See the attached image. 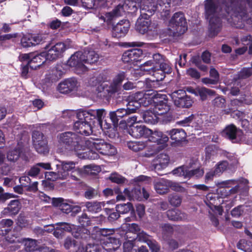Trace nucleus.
Wrapping results in <instances>:
<instances>
[{
	"label": "nucleus",
	"instance_id": "obj_44",
	"mask_svg": "<svg viewBox=\"0 0 252 252\" xmlns=\"http://www.w3.org/2000/svg\"><path fill=\"white\" fill-rule=\"evenodd\" d=\"M168 201L171 206L178 207L181 204L182 198L178 194H172L168 196Z\"/></svg>",
	"mask_w": 252,
	"mask_h": 252
},
{
	"label": "nucleus",
	"instance_id": "obj_5",
	"mask_svg": "<svg viewBox=\"0 0 252 252\" xmlns=\"http://www.w3.org/2000/svg\"><path fill=\"white\" fill-rule=\"evenodd\" d=\"M70 115H76L77 119L86 120L97 119L100 125L102 124V119L106 115V111L104 109L85 110L80 109L77 111H69L67 112Z\"/></svg>",
	"mask_w": 252,
	"mask_h": 252
},
{
	"label": "nucleus",
	"instance_id": "obj_46",
	"mask_svg": "<svg viewBox=\"0 0 252 252\" xmlns=\"http://www.w3.org/2000/svg\"><path fill=\"white\" fill-rule=\"evenodd\" d=\"M13 221L10 219L2 220L0 222V234L5 235L7 231L6 227H8L12 225Z\"/></svg>",
	"mask_w": 252,
	"mask_h": 252
},
{
	"label": "nucleus",
	"instance_id": "obj_45",
	"mask_svg": "<svg viewBox=\"0 0 252 252\" xmlns=\"http://www.w3.org/2000/svg\"><path fill=\"white\" fill-rule=\"evenodd\" d=\"M85 206L88 211L92 213H97L101 211V207L100 202H87Z\"/></svg>",
	"mask_w": 252,
	"mask_h": 252
},
{
	"label": "nucleus",
	"instance_id": "obj_17",
	"mask_svg": "<svg viewBox=\"0 0 252 252\" xmlns=\"http://www.w3.org/2000/svg\"><path fill=\"white\" fill-rule=\"evenodd\" d=\"M129 28L127 21H121L113 27L112 36L116 38H121L126 35Z\"/></svg>",
	"mask_w": 252,
	"mask_h": 252
},
{
	"label": "nucleus",
	"instance_id": "obj_52",
	"mask_svg": "<svg viewBox=\"0 0 252 252\" xmlns=\"http://www.w3.org/2000/svg\"><path fill=\"white\" fill-rule=\"evenodd\" d=\"M228 167V163L227 161H223L220 162L216 166L215 169V172L218 175H220L224 172Z\"/></svg>",
	"mask_w": 252,
	"mask_h": 252
},
{
	"label": "nucleus",
	"instance_id": "obj_51",
	"mask_svg": "<svg viewBox=\"0 0 252 252\" xmlns=\"http://www.w3.org/2000/svg\"><path fill=\"white\" fill-rule=\"evenodd\" d=\"M186 95V92L183 90H179L174 91L171 94V96L173 99L174 104L177 103L180 98Z\"/></svg>",
	"mask_w": 252,
	"mask_h": 252
},
{
	"label": "nucleus",
	"instance_id": "obj_30",
	"mask_svg": "<svg viewBox=\"0 0 252 252\" xmlns=\"http://www.w3.org/2000/svg\"><path fill=\"white\" fill-rule=\"evenodd\" d=\"M151 92V91L149 90L145 92L141 102H140L141 105L145 107L148 106L153 102H155V100L158 98L159 94Z\"/></svg>",
	"mask_w": 252,
	"mask_h": 252
},
{
	"label": "nucleus",
	"instance_id": "obj_33",
	"mask_svg": "<svg viewBox=\"0 0 252 252\" xmlns=\"http://www.w3.org/2000/svg\"><path fill=\"white\" fill-rule=\"evenodd\" d=\"M197 96H199L202 101L206 100L208 97L214 96L216 95V92L214 90L207 89L204 87L198 86L197 90Z\"/></svg>",
	"mask_w": 252,
	"mask_h": 252
},
{
	"label": "nucleus",
	"instance_id": "obj_29",
	"mask_svg": "<svg viewBox=\"0 0 252 252\" xmlns=\"http://www.w3.org/2000/svg\"><path fill=\"white\" fill-rule=\"evenodd\" d=\"M76 162L72 161H61L62 169L60 171L62 173H66V178L68 176L69 171L74 170L80 174L81 170L79 168H76Z\"/></svg>",
	"mask_w": 252,
	"mask_h": 252
},
{
	"label": "nucleus",
	"instance_id": "obj_23",
	"mask_svg": "<svg viewBox=\"0 0 252 252\" xmlns=\"http://www.w3.org/2000/svg\"><path fill=\"white\" fill-rule=\"evenodd\" d=\"M168 219L172 221H179L188 220V215L178 209H171L166 212Z\"/></svg>",
	"mask_w": 252,
	"mask_h": 252
},
{
	"label": "nucleus",
	"instance_id": "obj_1",
	"mask_svg": "<svg viewBox=\"0 0 252 252\" xmlns=\"http://www.w3.org/2000/svg\"><path fill=\"white\" fill-rule=\"evenodd\" d=\"M58 146L61 147V152H71L80 158H86L85 153L80 152V151L86 149L85 144L83 145L82 137L76 133L67 131L58 135Z\"/></svg>",
	"mask_w": 252,
	"mask_h": 252
},
{
	"label": "nucleus",
	"instance_id": "obj_27",
	"mask_svg": "<svg viewBox=\"0 0 252 252\" xmlns=\"http://www.w3.org/2000/svg\"><path fill=\"white\" fill-rule=\"evenodd\" d=\"M167 133L170 135L172 140L178 143L184 141L187 136L185 130L181 128H174L167 131Z\"/></svg>",
	"mask_w": 252,
	"mask_h": 252
},
{
	"label": "nucleus",
	"instance_id": "obj_15",
	"mask_svg": "<svg viewBox=\"0 0 252 252\" xmlns=\"http://www.w3.org/2000/svg\"><path fill=\"white\" fill-rule=\"evenodd\" d=\"M128 132L132 137L139 138L141 137L148 138L151 133V129L145 126L137 125L130 126Z\"/></svg>",
	"mask_w": 252,
	"mask_h": 252
},
{
	"label": "nucleus",
	"instance_id": "obj_43",
	"mask_svg": "<svg viewBox=\"0 0 252 252\" xmlns=\"http://www.w3.org/2000/svg\"><path fill=\"white\" fill-rule=\"evenodd\" d=\"M33 46L41 44L50 39L48 34H40L32 35Z\"/></svg>",
	"mask_w": 252,
	"mask_h": 252
},
{
	"label": "nucleus",
	"instance_id": "obj_63",
	"mask_svg": "<svg viewBox=\"0 0 252 252\" xmlns=\"http://www.w3.org/2000/svg\"><path fill=\"white\" fill-rule=\"evenodd\" d=\"M243 206L240 205L234 209H233L231 212V215L234 217H239L241 216L244 210L243 209Z\"/></svg>",
	"mask_w": 252,
	"mask_h": 252
},
{
	"label": "nucleus",
	"instance_id": "obj_31",
	"mask_svg": "<svg viewBox=\"0 0 252 252\" xmlns=\"http://www.w3.org/2000/svg\"><path fill=\"white\" fill-rule=\"evenodd\" d=\"M168 180L161 179L155 183V189L157 192L164 194L169 192Z\"/></svg>",
	"mask_w": 252,
	"mask_h": 252
},
{
	"label": "nucleus",
	"instance_id": "obj_56",
	"mask_svg": "<svg viewBox=\"0 0 252 252\" xmlns=\"http://www.w3.org/2000/svg\"><path fill=\"white\" fill-rule=\"evenodd\" d=\"M82 6L87 9H93L97 5L96 0H81Z\"/></svg>",
	"mask_w": 252,
	"mask_h": 252
},
{
	"label": "nucleus",
	"instance_id": "obj_55",
	"mask_svg": "<svg viewBox=\"0 0 252 252\" xmlns=\"http://www.w3.org/2000/svg\"><path fill=\"white\" fill-rule=\"evenodd\" d=\"M151 133L149 134V140L152 142L158 143L159 140L161 138V132L158 130L153 131L151 130Z\"/></svg>",
	"mask_w": 252,
	"mask_h": 252
},
{
	"label": "nucleus",
	"instance_id": "obj_6",
	"mask_svg": "<svg viewBox=\"0 0 252 252\" xmlns=\"http://www.w3.org/2000/svg\"><path fill=\"white\" fill-rule=\"evenodd\" d=\"M194 163L190 162L185 167H179L173 171L174 174H178L179 176H184L186 178L195 177L197 179L203 176L204 171L201 167H196L193 165Z\"/></svg>",
	"mask_w": 252,
	"mask_h": 252
},
{
	"label": "nucleus",
	"instance_id": "obj_18",
	"mask_svg": "<svg viewBox=\"0 0 252 252\" xmlns=\"http://www.w3.org/2000/svg\"><path fill=\"white\" fill-rule=\"evenodd\" d=\"M143 52L140 49H133L125 52L122 56V60L124 63H134L139 61V58L142 55Z\"/></svg>",
	"mask_w": 252,
	"mask_h": 252
},
{
	"label": "nucleus",
	"instance_id": "obj_50",
	"mask_svg": "<svg viewBox=\"0 0 252 252\" xmlns=\"http://www.w3.org/2000/svg\"><path fill=\"white\" fill-rule=\"evenodd\" d=\"M109 179L111 182L118 184H124L126 180L125 177L116 173H112Z\"/></svg>",
	"mask_w": 252,
	"mask_h": 252
},
{
	"label": "nucleus",
	"instance_id": "obj_2",
	"mask_svg": "<svg viewBox=\"0 0 252 252\" xmlns=\"http://www.w3.org/2000/svg\"><path fill=\"white\" fill-rule=\"evenodd\" d=\"M205 15L209 21V29L212 35H215L220 31L223 15L220 13L216 0H206L204 3Z\"/></svg>",
	"mask_w": 252,
	"mask_h": 252
},
{
	"label": "nucleus",
	"instance_id": "obj_38",
	"mask_svg": "<svg viewBox=\"0 0 252 252\" xmlns=\"http://www.w3.org/2000/svg\"><path fill=\"white\" fill-rule=\"evenodd\" d=\"M66 173H62L60 170L57 173L54 172H46L45 177L51 181H56L58 179L64 180L66 179Z\"/></svg>",
	"mask_w": 252,
	"mask_h": 252
},
{
	"label": "nucleus",
	"instance_id": "obj_61",
	"mask_svg": "<svg viewBox=\"0 0 252 252\" xmlns=\"http://www.w3.org/2000/svg\"><path fill=\"white\" fill-rule=\"evenodd\" d=\"M86 252H102V248L99 245L89 244L86 247Z\"/></svg>",
	"mask_w": 252,
	"mask_h": 252
},
{
	"label": "nucleus",
	"instance_id": "obj_34",
	"mask_svg": "<svg viewBox=\"0 0 252 252\" xmlns=\"http://www.w3.org/2000/svg\"><path fill=\"white\" fill-rule=\"evenodd\" d=\"M123 12V6L121 5H118L112 11L106 13L104 20H106L107 23H109L114 19L121 16Z\"/></svg>",
	"mask_w": 252,
	"mask_h": 252
},
{
	"label": "nucleus",
	"instance_id": "obj_39",
	"mask_svg": "<svg viewBox=\"0 0 252 252\" xmlns=\"http://www.w3.org/2000/svg\"><path fill=\"white\" fill-rule=\"evenodd\" d=\"M157 5L155 6L153 5L152 10H158L161 12L165 11L166 12H168L167 9L170 7V3L168 0H157Z\"/></svg>",
	"mask_w": 252,
	"mask_h": 252
},
{
	"label": "nucleus",
	"instance_id": "obj_64",
	"mask_svg": "<svg viewBox=\"0 0 252 252\" xmlns=\"http://www.w3.org/2000/svg\"><path fill=\"white\" fill-rule=\"evenodd\" d=\"M97 195V191L94 189L90 188L86 189L84 193V196L89 199L94 198Z\"/></svg>",
	"mask_w": 252,
	"mask_h": 252
},
{
	"label": "nucleus",
	"instance_id": "obj_36",
	"mask_svg": "<svg viewBox=\"0 0 252 252\" xmlns=\"http://www.w3.org/2000/svg\"><path fill=\"white\" fill-rule=\"evenodd\" d=\"M21 152V147L19 146L9 150L7 153V160L12 162H16L19 159Z\"/></svg>",
	"mask_w": 252,
	"mask_h": 252
},
{
	"label": "nucleus",
	"instance_id": "obj_8",
	"mask_svg": "<svg viewBox=\"0 0 252 252\" xmlns=\"http://www.w3.org/2000/svg\"><path fill=\"white\" fill-rule=\"evenodd\" d=\"M85 55L81 51L76 52L72 55L67 61L69 66L75 68L78 73L87 70L85 65Z\"/></svg>",
	"mask_w": 252,
	"mask_h": 252
},
{
	"label": "nucleus",
	"instance_id": "obj_7",
	"mask_svg": "<svg viewBox=\"0 0 252 252\" xmlns=\"http://www.w3.org/2000/svg\"><path fill=\"white\" fill-rule=\"evenodd\" d=\"M32 143L35 150L39 154H45L49 152L47 141L43 134L38 131H34L32 135Z\"/></svg>",
	"mask_w": 252,
	"mask_h": 252
},
{
	"label": "nucleus",
	"instance_id": "obj_19",
	"mask_svg": "<svg viewBox=\"0 0 252 252\" xmlns=\"http://www.w3.org/2000/svg\"><path fill=\"white\" fill-rule=\"evenodd\" d=\"M165 95L159 94V98L163 99V100H155L154 111L158 115H162L167 113L170 110V106L168 104L167 100L165 99Z\"/></svg>",
	"mask_w": 252,
	"mask_h": 252
},
{
	"label": "nucleus",
	"instance_id": "obj_25",
	"mask_svg": "<svg viewBox=\"0 0 252 252\" xmlns=\"http://www.w3.org/2000/svg\"><path fill=\"white\" fill-rule=\"evenodd\" d=\"M154 167L156 171L165 168L169 162V156L164 153H160L158 155L154 160Z\"/></svg>",
	"mask_w": 252,
	"mask_h": 252
},
{
	"label": "nucleus",
	"instance_id": "obj_42",
	"mask_svg": "<svg viewBox=\"0 0 252 252\" xmlns=\"http://www.w3.org/2000/svg\"><path fill=\"white\" fill-rule=\"evenodd\" d=\"M192 101L190 97L187 95L180 98L179 100L174 104L179 107L189 108L192 105Z\"/></svg>",
	"mask_w": 252,
	"mask_h": 252
},
{
	"label": "nucleus",
	"instance_id": "obj_62",
	"mask_svg": "<svg viewBox=\"0 0 252 252\" xmlns=\"http://www.w3.org/2000/svg\"><path fill=\"white\" fill-rule=\"evenodd\" d=\"M126 77V73L124 71H120L115 76L113 80L116 83L121 85L122 82L125 80Z\"/></svg>",
	"mask_w": 252,
	"mask_h": 252
},
{
	"label": "nucleus",
	"instance_id": "obj_57",
	"mask_svg": "<svg viewBox=\"0 0 252 252\" xmlns=\"http://www.w3.org/2000/svg\"><path fill=\"white\" fill-rule=\"evenodd\" d=\"M129 106L128 105V103L127 104V108L124 109V108H120L117 109L116 112H117V114H118V116H119V117L121 118H122L123 117H125V116H126L127 115H129L130 114L134 113L135 111L134 110H131L129 109Z\"/></svg>",
	"mask_w": 252,
	"mask_h": 252
},
{
	"label": "nucleus",
	"instance_id": "obj_35",
	"mask_svg": "<svg viewBox=\"0 0 252 252\" xmlns=\"http://www.w3.org/2000/svg\"><path fill=\"white\" fill-rule=\"evenodd\" d=\"M157 114L155 112L148 110L145 111L142 115L143 121L147 124H155L158 122Z\"/></svg>",
	"mask_w": 252,
	"mask_h": 252
},
{
	"label": "nucleus",
	"instance_id": "obj_58",
	"mask_svg": "<svg viewBox=\"0 0 252 252\" xmlns=\"http://www.w3.org/2000/svg\"><path fill=\"white\" fill-rule=\"evenodd\" d=\"M85 170L88 174H95V172H99L101 171V168L99 166L94 165H88L84 166Z\"/></svg>",
	"mask_w": 252,
	"mask_h": 252
},
{
	"label": "nucleus",
	"instance_id": "obj_54",
	"mask_svg": "<svg viewBox=\"0 0 252 252\" xmlns=\"http://www.w3.org/2000/svg\"><path fill=\"white\" fill-rule=\"evenodd\" d=\"M168 184L169 189L170 188L174 191L183 192L186 190L185 189L178 183L168 180Z\"/></svg>",
	"mask_w": 252,
	"mask_h": 252
},
{
	"label": "nucleus",
	"instance_id": "obj_21",
	"mask_svg": "<svg viewBox=\"0 0 252 252\" xmlns=\"http://www.w3.org/2000/svg\"><path fill=\"white\" fill-rule=\"evenodd\" d=\"M164 64H169L167 61L165 60L163 56L159 54L153 55V60L149 61L143 64V68L151 66V67H163Z\"/></svg>",
	"mask_w": 252,
	"mask_h": 252
},
{
	"label": "nucleus",
	"instance_id": "obj_41",
	"mask_svg": "<svg viewBox=\"0 0 252 252\" xmlns=\"http://www.w3.org/2000/svg\"><path fill=\"white\" fill-rule=\"evenodd\" d=\"M85 55V63H86L93 64L96 63L99 58L98 54L94 51H90L84 53Z\"/></svg>",
	"mask_w": 252,
	"mask_h": 252
},
{
	"label": "nucleus",
	"instance_id": "obj_11",
	"mask_svg": "<svg viewBox=\"0 0 252 252\" xmlns=\"http://www.w3.org/2000/svg\"><path fill=\"white\" fill-rule=\"evenodd\" d=\"M67 48H68V46H67L64 43H57L48 49L46 53H44L45 60L53 61L57 59L62 56L63 53Z\"/></svg>",
	"mask_w": 252,
	"mask_h": 252
},
{
	"label": "nucleus",
	"instance_id": "obj_48",
	"mask_svg": "<svg viewBox=\"0 0 252 252\" xmlns=\"http://www.w3.org/2000/svg\"><path fill=\"white\" fill-rule=\"evenodd\" d=\"M32 34H27L24 35L21 40V45L23 47H29L33 46Z\"/></svg>",
	"mask_w": 252,
	"mask_h": 252
},
{
	"label": "nucleus",
	"instance_id": "obj_28",
	"mask_svg": "<svg viewBox=\"0 0 252 252\" xmlns=\"http://www.w3.org/2000/svg\"><path fill=\"white\" fill-rule=\"evenodd\" d=\"M20 210L19 202L18 200H12L7 207L4 209L2 214L4 216H12L18 214Z\"/></svg>",
	"mask_w": 252,
	"mask_h": 252
},
{
	"label": "nucleus",
	"instance_id": "obj_12",
	"mask_svg": "<svg viewBox=\"0 0 252 252\" xmlns=\"http://www.w3.org/2000/svg\"><path fill=\"white\" fill-rule=\"evenodd\" d=\"M124 193L130 200L140 201L143 198L147 199L149 197V192L144 188H141L140 187H135L131 190L125 189Z\"/></svg>",
	"mask_w": 252,
	"mask_h": 252
},
{
	"label": "nucleus",
	"instance_id": "obj_9",
	"mask_svg": "<svg viewBox=\"0 0 252 252\" xmlns=\"http://www.w3.org/2000/svg\"><path fill=\"white\" fill-rule=\"evenodd\" d=\"M163 67H151L143 68L144 71H149L155 78V81H160L162 80L166 74H170L172 71V68L169 64H163Z\"/></svg>",
	"mask_w": 252,
	"mask_h": 252
},
{
	"label": "nucleus",
	"instance_id": "obj_22",
	"mask_svg": "<svg viewBox=\"0 0 252 252\" xmlns=\"http://www.w3.org/2000/svg\"><path fill=\"white\" fill-rule=\"evenodd\" d=\"M145 93V92H139L129 96L128 105L130 107L129 109L136 111L141 106L140 102H141Z\"/></svg>",
	"mask_w": 252,
	"mask_h": 252
},
{
	"label": "nucleus",
	"instance_id": "obj_40",
	"mask_svg": "<svg viewBox=\"0 0 252 252\" xmlns=\"http://www.w3.org/2000/svg\"><path fill=\"white\" fill-rule=\"evenodd\" d=\"M79 241L72 237H67L64 241L63 246L65 249L74 252Z\"/></svg>",
	"mask_w": 252,
	"mask_h": 252
},
{
	"label": "nucleus",
	"instance_id": "obj_24",
	"mask_svg": "<svg viewBox=\"0 0 252 252\" xmlns=\"http://www.w3.org/2000/svg\"><path fill=\"white\" fill-rule=\"evenodd\" d=\"M62 66L57 65L56 67L51 69L48 74L46 76V80L48 82H56L62 77L63 72L62 70Z\"/></svg>",
	"mask_w": 252,
	"mask_h": 252
},
{
	"label": "nucleus",
	"instance_id": "obj_16",
	"mask_svg": "<svg viewBox=\"0 0 252 252\" xmlns=\"http://www.w3.org/2000/svg\"><path fill=\"white\" fill-rule=\"evenodd\" d=\"M77 87V80L71 78L61 82L58 86V90L62 94H68L75 90Z\"/></svg>",
	"mask_w": 252,
	"mask_h": 252
},
{
	"label": "nucleus",
	"instance_id": "obj_26",
	"mask_svg": "<svg viewBox=\"0 0 252 252\" xmlns=\"http://www.w3.org/2000/svg\"><path fill=\"white\" fill-rule=\"evenodd\" d=\"M151 21L147 18L143 17H140L138 19L136 23V30L141 33L144 34L148 31L151 30Z\"/></svg>",
	"mask_w": 252,
	"mask_h": 252
},
{
	"label": "nucleus",
	"instance_id": "obj_14",
	"mask_svg": "<svg viewBox=\"0 0 252 252\" xmlns=\"http://www.w3.org/2000/svg\"><path fill=\"white\" fill-rule=\"evenodd\" d=\"M102 252H112L117 250L121 246V242L118 239L114 237H107L103 240L101 245Z\"/></svg>",
	"mask_w": 252,
	"mask_h": 252
},
{
	"label": "nucleus",
	"instance_id": "obj_37",
	"mask_svg": "<svg viewBox=\"0 0 252 252\" xmlns=\"http://www.w3.org/2000/svg\"><path fill=\"white\" fill-rule=\"evenodd\" d=\"M127 145L129 149L134 152H138L146 148L147 143L144 141H129Z\"/></svg>",
	"mask_w": 252,
	"mask_h": 252
},
{
	"label": "nucleus",
	"instance_id": "obj_10",
	"mask_svg": "<svg viewBox=\"0 0 252 252\" xmlns=\"http://www.w3.org/2000/svg\"><path fill=\"white\" fill-rule=\"evenodd\" d=\"M222 134L233 143H238L242 138L243 132L241 130L237 128L234 125H229L223 129Z\"/></svg>",
	"mask_w": 252,
	"mask_h": 252
},
{
	"label": "nucleus",
	"instance_id": "obj_13",
	"mask_svg": "<svg viewBox=\"0 0 252 252\" xmlns=\"http://www.w3.org/2000/svg\"><path fill=\"white\" fill-rule=\"evenodd\" d=\"M75 122L74 124V128L78 130V132L82 135H89L92 133V127L91 126V120H81Z\"/></svg>",
	"mask_w": 252,
	"mask_h": 252
},
{
	"label": "nucleus",
	"instance_id": "obj_49",
	"mask_svg": "<svg viewBox=\"0 0 252 252\" xmlns=\"http://www.w3.org/2000/svg\"><path fill=\"white\" fill-rule=\"evenodd\" d=\"M116 211L121 214H125L132 209V205L130 203L118 204L116 206Z\"/></svg>",
	"mask_w": 252,
	"mask_h": 252
},
{
	"label": "nucleus",
	"instance_id": "obj_59",
	"mask_svg": "<svg viewBox=\"0 0 252 252\" xmlns=\"http://www.w3.org/2000/svg\"><path fill=\"white\" fill-rule=\"evenodd\" d=\"M174 230V227L170 224H164L161 226L162 234L165 236L172 234Z\"/></svg>",
	"mask_w": 252,
	"mask_h": 252
},
{
	"label": "nucleus",
	"instance_id": "obj_32",
	"mask_svg": "<svg viewBox=\"0 0 252 252\" xmlns=\"http://www.w3.org/2000/svg\"><path fill=\"white\" fill-rule=\"evenodd\" d=\"M44 52L36 55H34V54H33L32 59L28 62L30 66L32 69H36L37 67H39L44 63Z\"/></svg>",
	"mask_w": 252,
	"mask_h": 252
},
{
	"label": "nucleus",
	"instance_id": "obj_47",
	"mask_svg": "<svg viewBox=\"0 0 252 252\" xmlns=\"http://www.w3.org/2000/svg\"><path fill=\"white\" fill-rule=\"evenodd\" d=\"M252 75V70L251 68H243L235 78L236 80L247 78Z\"/></svg>",
	"mask_w": 252,
	"mask_h": 252
},
{
	"label": "nucleus",
	"instance_id": "obj_3",
	"mask_svg": "<svg viewBox=\"0 0 252 252\" xmlns=\"http://www.w3.org/2000/svg\"><path fill=\"white\" fill-rule=\"evenodd\" d=\"M167 30L170 36L181 35L187 30V21L183 13L177 12L173 15Z\"/></svg>",
	"mask_w": 252,
	"mask_h": 252
},
{
	"label": "nucleus",
	"instance_id": "obj_53",
	"mask_svg": "<svg viewBox=\"0 0 252 252\" xmlns=\"http://www.w3.org/2000/svg\"><path fill=\"white\" fill-rule=\"evenodd\" d=\"M237 247L245 252H252V245L250 243L245 242L244 240L239 242Z\"/></svg>",
	"mask_w": 252,
	"mask_h": 252
},
{
	"label": "nucleus",
	"instance_id": "obj_60",
	"mask_svg": "<svg viewBox=\"0 0 252 252\" xmlns=\"http://www.w3.org/2000/svg\"><path fill=\"white\" fill-rule=\"evenodd\" d=\"M225 100L222 97H216L212 101L213 105L217 107L223 108L224 107Z\"/></svg>",
	"mask_w": 252,
	"mask_h": 252
},
{
	"label": "nucleus",
	"instance_id": "obj_4",
	"mask_svg": "<svg viewBox=\"0 0 252 252\" xmlns=\"http://www.w3.org/2000/svg\"><path fill=\"white\" fill-rule=\"evenodd\" d=\"M85 146L86 149L92 151L96 150L104 155L112 156L116 153V149L114 146L103 140L93 139L85 140Z\"/></svg>",
	"mask_w": 252,
	"mask_h": 252
},
{
	"label": "nucleus",
	"instance_id": "obj_20",
	"mask_svg": "<svg viewBox=\"0 0 252 252\" xmlns=\"http://www.w3.org/2000/svg\"><path fill=\"white\" fill-rule=\"evenodd\" d=\"M8 241L12 243H21L24 244L25 249L27 252L34 251L37 246L36 240L30 238L22 239L15 236L14 238H9Z\"/></svg>",
	"mask_w": 252,
	"mask_h": 252
}]
</instances>
